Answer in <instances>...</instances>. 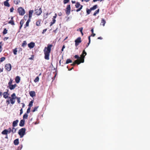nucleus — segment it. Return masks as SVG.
Returning a JSON list of instances; mask_svg holds the SVG:
<instances>
[{"instance_id":"a19ab883","label":"nucleus","mask_w":150,"mask_h":150,"mask_svg":"<svg viewBox=\"0 0 150 150\" xmlns=\"http://www.w3.org/2000/svg\"><path fill=\"white\" fill-rule=\"evenodd\" d=\"M83 7V6H81V7L79 8L78 9H77L76 10V11L77 12H78L79 11H80L82 9Z\"/></svg>"},{"instance_id":"5fc2aeb1","label":"nucleus","mask_w":150,"mask_h":150,"mask_svg":"<svg viewBox=\"0 0 150 150\" xmlns=\"http://www.w3.org/2000/svg\"><path fill=\"white\" fill-rule=\"evenodd\" d=\"M20 115H21L22 114L23 112V109L22 108H21L20 110Z\"/></svg>"},{"instance_id":"7ed1b4c3","label":"nucleus","mask_w":150,"mask_h":150,"mask_svg":"<svg viewBox=\"0 0 150 150\" xmlns=\"http://www.w3.org/2000/svg\"><path fill=\"white\" fill-rule=\"evenodd\" d=\"M13 81V80L12 79H10L8 83V86L7 87V88H9L11 90L14 89L17 86V84H15L14 85L12 84Z\"/></svg>"},{"instance_id":"f704fd0d","label":"nucleus","mask_w":150,"mask_h":150,"mask_svg":"<svg viewBox=\"0 0 150 150\" xmlns=\"http://www.w3.org/2000/svg\"><path fill=\"white\" fill-rule=\"evenodd\" d=\"M27 43L25 41H24L22 44L21 46L22 47H24L26 45Z\"/></svg>"},{"instance_id":"b1692460","label":"nucleus","mask_w":150,"mask_h":150,"mask_svg":"<svg viewBox=\"0 0 150 150\" xmlns=\"http://www.w3.org/2000/svg\"><path fill=\"white\" fill-rule=\"evenodd\" d=\"M106 21L104 19L102 18L100 23V25H103V26L105 25Z\"/></svg>"},{"instance_id":"dca6fc26","label":"nucleus","mask_w":150,"mask_h":150,"mask_svg":"<svg viewBox=\"0 0 150 150\" xmlns=\"http://www.w3.org/2000/svg\"><path fill=\"white\" fill-rule=\"evenodd\" d=\"M25 120H22L20 121V123H19V126L20 127H23L24 126L25 124Z\"/></svg>"},{"instance_id":"c756f323","label":"nucleus","mask_w":150,"mask_h":150,"mask_svg":"<svg viewBox=\"0 0 150 150\" xmlns=\"http://www.w3.org/2000/svg\"><path fill=\"white\" fill-rule=\"evenodd\" d=\"M20 0H14L13 2L14 4L16 5L18 4L20 2Z\"/></svg>"},{"instance_id":"e433bc0d","label":"nucleus","mask_w":150,"mask_h":150,"mask_svg":"<svg viewBox=\"0 0 150 150\" xmlns=\"http://www.w3.org/2000/svg\"><path fill=\"white\" fill-rule=\"evenodd\" d=\"M39 80V78L38 76H37L35 79L34 80V81L35 83H36L37 82H38Z\"/></svg>"},{"instance_id":"603ef678","label":"nucleus","mask_w":150,"mask_h":150,"mask_svg":"<svg viewBox=\"0 0 150 150\" xmlns=\"http://www.w3.org/2000/svg\"><path fill=\"white\" fill-rule=\"evenodd\" d=\"M34 58V55H32L31 56V57L30 58H29V59L31 60H33V59Z\"/></svg>"},{"instance_id":"338daca9","label":"nucleus","mask_w":150,"mask_h":150,"mask_svg":"<svg viewBox=\"0 0 150 150\" xmlns=\"http://www.w3.org/2000/svg\"><path fill=\"white\" fill-rule=\"evenodd\" d=\"M98 39L102 40V39L103 38L101 37H98Z\"/></svg>"},{"instance_id":"13d9d810","label":"nucleus","mask_w":150,"mask_h":150,"mask_svg":"<svg viewBox=\"0 0 150 150\" xmlns=\"http://www.w3.org/2000/svg\"><path fill=\"white\" fill-rule=\"evenodd\" d=\"M28 18V15H25L24 16V18L25 19V20H26V19Z\"/></svg>"},{"instance_id":"1a4fd4ad","label":"nucleus","mask_w":150,"mask_h":150,"mask_svg":"<svg viewBox=\"0 0 150 150\" xmlns=\"http://www.w3.org/2000/svg\"><path fill=\"white\" fill-rule=\"evenodd\" d=\"M75 45L76 47L78 46L79 44L81 42V37L78 38L75 41Z\"/></svg>"},{"instance_id":"4be33fe9","label":"nucleus","mask_w":150,"mask_h":150,"mask_svg":"<svg viewBox=\"0 0 150 150\" xmlns=\"http://www.w3.org/2000/svg\"><path fill=\"white\" fill-rule=\"evenodd\" d=\"M24 20L23 19H22L21 21L20 22V30L21 28L22 27L23 24H24Z\"/></svg>"},{"instance_id":"09e8293b","label":"nucleus","mask_w":150,"mask_h":150,"mask_svg":"<svg viewBox=\"0 0 150 150\" xmlns=\"http://www.w3.org/2000/svg\"><path fill=\"white\" fill-rule=\"evenodd\" d=\"M83 30V28L81 27L79 28V29L77 30V31L79 30L81 32H82V30Z\"/></svg>"},{"instance_id":"aec40b11","label":"nucleus","mask_w":150,"mask_h":150,"mask_svg":"<svg viewBox=\"0 0 150 150\" xmlns=\"http://www.w3.org/2000/svg\"><path fill=\"white\" fill-rule=\"evenodd\" d=\"M30 96L33 97L35 95V92L34 91H31L29 92Z\"/></svg>"},{"instance_id":"a878e982","label":"nucleus","mask_w":150,"mask_h":150,"mask_svg":"<svg viewBox=\"0 0 150 150\" xmlns=\"http://www.w3.org/2000/svg\"><path fill=\"white\" fill-rule=\"evenodd\" d=\"M11 132L12 134H13L16 132V129L14 127H13L12 128V129H11Z\"/></svg>"},{"instance_id":"6e6d98bb","label":"nucleus","mask_w":150,"mask_h":150,"mask_svg":"<svg viewBox=\"0 0 150 150\" xmlns=\"http://www.w3.org/2000/svg\"><path fill=\"white\" fill-rule=\"evenodd\" d=\"M57 14L55 13V15L54 16H53V19H55L57 17Z\"/></svg>"},{"instance_id":"c85d7f7f","label":"nucleus","mask_w":150,"mask_h":150,"mask_svg":"<svg viewBox=\"0 0 150 150\" xmlns=\"http://www.w3.org/2000/svg\"><path fill=\"white\" fill-rule=\"evenodd\" d=\"M28 115L27 114V113H25L23 115V119L24 120V119H27V118L28 117Z\"/></svg>"},{"instance_id":"774afa93","label":"nucleus","mask_w":150,"mask_h":150,"mask_svg":"<svg viewBox=\"0 0 150 150\" xmlns=\"http://www.w3.org/2000/svg\"><path fill=\"white\" fill-rule=\"evenodd\" d=\"M3 68H0V72H2L3 71Z\"/></svg>"},{"instance_id":"58836bf2","label":"nucleus","mask_w":150,"mask_h":150,"mask_svg":"<svg viewBox=\"0 0 150 150\" xmlns=\"http://www.w3.org/2000/svg\"><path fill=\"white\" fill-rule=\"evenodd\" d=\"M8 30L6 28H4L3 32V33L4 35H5L7 33Z\"/></svg>"},{"instance_id":"393cba45","label":"nucleus","mask_w":150,"mask_h":150,"mask_svg":"<svg viewBox=\"0 0 150 150\" xmlns=\"http://www.w3.org/2000/svg\"><path fill=\"white\" fill-rule=\"evenodd\" d=\"M14 144L15 145H17L19 144V140L18 139L15 140L13 142Z\"/></svg>"},{"instance_id":"de8ad7c7","label":"nucleus","mask_w":150,"mask_h":150,"mask_svg":"<svg viewBox=\"0 0 150 150\" xmlns=\"http://www.w3.org/2000/svg\"><path fill=\"white\" fill-rule=\"evenodd\" d=\"M69 1V0H64L63 3L64 4H66L68 3Z\"/></svg>"},{"instance_id":"bf43d9fd","label":"nucleus","mask_w":150,"mask_h":150,"mask_svg":"<svg viewBox=\"0 0 150 150\" xmlns=\"http://www.w3.org/2000/svg\"><path fill=\"white\" fill-rule=\"evenodd\" d=\"M82 2H83V1H84L86 2H88L90 0H81Z\"/></svg>"},{"instance_id":"864d4df0","label":"nucleus","mask_w":150,"mask_h":150,"mask_svg":"<svg viewBox=\"0 0 150 150\" xmlns=\"http://www.w3.org/2000/svg\"><path fill=\"white\" fill-rule=\"evenodd\" d=\"M47 29H44L43 30V31H42V34L46 32V31H47Z\"/></svg>"},{"instance_id":"e2e57ef3","label":"nucleus","mask_w":150,"mask_h":150,"mask_svg":"<svg viewBox=\"0 0 150 150\" xmlns=\"http://www.w3.org/2000/svg\"><path fill=\"white\" fill-rule=\"evenodd\" d=\"M96 35V34L93 33H92V34L91 35V36H92L93 37H94Z\"/></svg>"},{"instance_id":"ea45409f","label":"nucleus","mask_w":150,"mask_h":150,"mask_svg":"<svg viewBox=\"0 0 150 150\" xmlns=\"http://www.w3.org/2000/svg\"><path fill=\"white\" fill-rule=\"evenodd\" d=\"M17 48H15L13 50V54L15 55H16L17 54Z\"/></svg>"},{"instance_id":"423d86ee","label":"nucleus","mask_w":150,"mask_h":150,"mask_svg":"<svg viewBox=\"0 0 150 150\" xmlns=\"http://www.w3.org/2000/svg\"><path fill=\"white\" fill-rule=\"evenodd\" d=\"M17 10L20 15L23 16L25 13V10L22 7H19L18 8Z\"/></svg>"},{"instance_id":"49530a36","label":"nucleus","mask_w":150,"mask_h":150,"mask_svg":"<svg viewBox=\"0 0 150 150\" xmlns=\"http://www.w3.org/2000/svg\"><path fill=\"white\" fill-rule=\"evenodd\" d=\"M31 108L30 107H28V109L27 110V111L26 112L28 114L30 112V110Z\"/></svg>"},{"instance_id":"39448f33","label":"nucleus","mask_w":150,"mask_h":150,"mask_svg":"<svg viewBox=\"0 0 150 150\" xmlns=\"http://www.w3.org/2000/svg\"><path fill=\"white\" fill-rule=\"evenodd\" d=\"M15 98L9 97L6 100V103L7 105H9L10 103L12 104H14L15 102Z\"/></svg>"},{"instance_id":"4c0bfd02","label":"nucleus","mask_w":150,"mask_h":150,"mask_svg":"<svg viewBox=\"0 0 150 150\" xmlns=\"http://www.w3.org/2000/svg\"><path fill=\"white\" fill-rule=\"evenodd\" d=\"M11 98H15V99H16L17 97L16 96V94L15 93H13L12 94L11 96Z\"/></svg>"},{"instance_id":"f8f14e48","label":"nucleus","mask_w":150,"mask_h":150,"mask_svg":"<svg viewBox=\"0 0 150 150\" xmlns=\"http://www.w3.org/2000/svg\"><path fill=\"white\" fill-rule=\"evenodd\" d=\"M35 46V43L33 42H31L28 44V46L30 49L33 48Z\"/></svg>"},{"instance_id":"0eeeda50","label":"nucleus","mask_w":150,"mask_h":150,"mask_svg":"<svg viewBox=\"0 0 150 150\" xmlns=\"http://www.w3.org/2000/svg\"><path fill=\"white\" fill-rule=\"evenodd\" d=\"M11 132V129L9 127L8 129H4L1 133L3 135H7L8 134H9Z\"/></svg>"},{"instance_id":"9b49d317","label":"nucleus","mask_w":150,"mask_h":150,"mask_svg":"<svg viewBox=\"0 0 150 150\" xmlns=\"http://www.w3.org/2000/svg\"><path fill=\"white\" fill-rule=\"evenodd\" d=\"M35 11L36 14L38 16H39L42 13V9L40 8L39 9H35Z\"/></svg>"},{"instance_id":"6e6552de","label":"nucleus","mask_w":150,"mask_h":150,"mask_svg":"<svg viewBox=\"0 0 150 150\" xmlns=\"http://www.w3.org/2000/svg\"><path fill=\"white\" fill-rule=\"evenodd\" d=\"M71 11V6L70 5H68L67 6L65 9L66 14L69 15L70 14Z\"/></svg>"},{"instance_id":"473e14b6","label":"nucleus","mask_w":150,"mask_h":150,"mask_svg":"<svg viewBox=\"0 0 150 150\" xmlns=\"http://www.w3.org/2000/svg\"><path fill=\"white\" fill-rule=\"evenodd\" d=\"M56 22V20L55 19H53L52 21L50 23V26H52L53 24H54Z\"/></svg>"},{"instance_id":"f3484780","label":"nucleus","mask_w":150,"mask_h":150,"mask_svg":"<svg viewBox=\"0 0 150 150\" xmlns=\"http://www.w3.org/2000/svg\"><path fill=\"white\" fill-rule=\"evenodd\" d=\"M8 23L12 25H15L14 22L13 20V17L12 16L11 18V20L9 21Z\"/></svg>"},{"instance_id":"a18cd8bd","label":"nucleus","mask_w":150,"mask_h":150,"mask_svg":"<svg viewBox=\"0 0 150 150\" xmlns=\"http://www.w3.org/2000/svg\"><path fill=\"white\" fill-rule=\"evenodd\" d=\"M5 59V57H1V58L0 62H1L4 61Z\"/></svg>"},{"instance_id":"cd10ccee","label":"nucleus","mask_w":150,"mask_h":150,"mask_svg":"<svg viewBox=\"0 0 150 150\" xmlns=\"http://www.w3.org/2000/svg\"><path fill=\"white\" fill-rule=\"evenodd\" d=\"M97 6H98L97 5H94L93 7L90 8L91 10H93L96 9L97 8Z\"/></svg>"},{"instance_id":"2f4dec72","label":"nucleus","mask_w":150,"mask_h":150,"mask_svg":"<svg viewBox=\"0 0 150 150\" xmlns=\"http://www.w3.org/2000/svg\"><path fill=\"white\" fill-rule=\"evenodd\" d=\"M81 6H82V5H81L80 4L79 2H77L75 5V7L76 8H79L80 6L81 7Z\"/></svg>"},{"instance_id":"5701e85b","label":"nucleus","mask_w":150,"mask_h":150,"mask_svg":"<svg viewBox=\"0 0 150 150\" xmlns=\"http://www.w3.org/2000/svg\"><path fill=\"white\" fill-rule=\"evenodd\" d=\"M20 78L19 76H17L15 78L16 82L17 83H18L20 81Z\"/></svg>"},{"instance_id":"2eb2a0df","label":"nucleus","mask_w":150,"mask_h":150,"mask_svg":"<svg viewBox=\"0 0 150 150\" xmlns=\"http://www.w3.org/2000/svg\"><path fill=\"white\" fill-rule=\"evenodd\" d=\"M18 122V120H16L13 121L12 124L13 127H14L17 125V124Z\"/></svg>"},{"instance_id":"f03ea898","label":"nucleus","mask_w":150,"mask_h":150,"mask_svg":"<svg viewBox=\"0 0 150 150\" xmlns=\"http://www.w3.org/2000/svg\"><path fill=\"white\" fill-rule=\"evenodd\" d=\"M87 53L85 52V50H83V51L82 54L81 55V57H79L78 55H75L74 57L76 59H77V60H79V62L81 63H83L84 62V58L85 56L86 55Z\"/></svg>"},{"instance_id":"c03bdc74","label":"nucleus","mask_w":150,"mask_h":150,"mask_svg":"<svg viewBox=\"0 0 150 150\" xmlns=\"http://www.w3.org/2000/svg\"><path fill=\"white\" fill-rule=\"evenodd\" d=\"M16 99L17 100V102L18 103H20V97H17Z\"/></svg>"},{"instance_id":"4d7b16f0","label":"nucleus","mask_w":150,"mask_h":150,"mask_svg":"<svg viewBox=\"0 0 150 150\" xmlns=\"http://www.w3.org/2000/svg\"><path fill=\"white\" fill-rule=\"evenodd\" d=\"M8 39V37H5L4 38V40H7Z\"/></svg>"},{"instance_id":"412c9836","label":"nucleus","mask_w":150,"mask_h":150,"mask_svg":"<svg viewBox=\"0 0 150 150\" xmlns=\"http://www.w3.org/2000/svg\"><path fill=\"white\" fill-rule=\"evenodd\" d=\"M4 4L5 6L9 7L10 6V5L8 2V1H4Z\"/></svg>"},{"instance_id":"69168bd1","label":"nucleus","mask_w":150,"mask_h":150,"mask_svg":"<svg viewBox=\"0 0 150 150\" xmlns=\"http://www.w3.org/2000/svg\"><path fill=\"white\" fill-rule=\"evenodd\" d=\"M91 36H88V39L89 40V41L91 42V39H90V37Z\"/></svg>"},{"instance_id":"a211bd4d","label":"nucleus","mask_w":150,"mask_h":150,"mask_svg":"<svg viewBox=\"0 0 150 150\" xmlns=\"http://www.w3.org/2000/svg\"><path fill=\"white\" fill-rule=\"evenodd\" d=\"M81 63V62H79V60H76L71 65L72 66H74L75 64L79 65Z\"/></svg>"},{"instance_id":"3c124183","label":"nucleus","mask_w":150,"mask_h":150,"mask_svg":"<svg viewBox=\"0 0 150 150\" xmlns=\"http://www.w3.org/2000/svg\"><path fill=\"white\" fill-rule=\"evenodd\" d=\"M14 10V8L13 7H12L10 9V11L11 12H13V11Z\"/></svg>"},{"instance_id":"bb28decb","label":"nucleus","mask_w":150,"mask_h":150,"mask_svg":"<svg viewBox=\"0 0 150 150\" xmlns=\"http://www.w3.org/2000/svg\"><path fill=\"white\" fill-rule=\"evenodd\" d=\"M41 24V20H40L37 21L36 23V25L37 26H39Z\"/></svg>"},{"instance_id":"9d476101","label":"nucleus","mask_w":150,"mask_h":150,"mask_svg":"<svg viewBox=\"0 0 150 150\" xmlns=\"http://www.w3.org/2000/svg\"><path fill=\"white\" fill-rule=\"evenodd\" d=\"M5 68L7 71H10L11 69V65L10 64H6L5 65Z\"/></svg>"},{"instance_id":"72a5a7b5","label":"nucleus","mask_w":150,"mask_h":150,"mask_svg":"<svg viewBox=\"0 0 150 150\" xmlns=\"http://www.w3.org/2000/svg\"><path fill=\"white\" fill-rule=\"evenodd\" d=\"M33 100H31V101L29 103V104L28 106L30 108L33 106Z\"/></svg>"},{"instance_id":"4468645a","label":"nucleus","mask_w":150,"mask_h":150,"mask_svg":"<svg viewBox=\"0 0 150 150\" xmlns=\"http://www.w3.org/2000/svg\"><path fill=\"white\" fill-rule=\"evenodd\" d=\"M10 94L9 93H8L7 92H4L3 93V97L5 98H8L9 97L8 96Z\"/></svg>"},{"instance_id":"8fccbe9b","label":"nucleus","mask_w":150,"mask_h":150,"mask_svg":"<svg viewBox=\"0 0 150 150\" xmlns=\"http://www.w3.org/2000/svg\"><path fill=\"white\" fill-rule=\"evenodd\" d=\"M58 31V28H57L55 30H53V32L55 33H56L57 32V31Z\"/></svg>"},{"instance_id":"680f3d73","label":"nucleus","mask_w":150,"mask_h":150,"mask_svg":"<svg viewBox=\"0 0 150 150\" xmlns=\"http://www.w3.org/2000/svg\"><path fill=\"white\" fill-rule=\"evenodd\" d=\"M22 104V108H23L25 107V105L24 103H21Z\"/></svg>"},{"instance_id":"7c9ffc66","label":"nucleus","mask_w":150,"mask_h":150,"mask_svg":"<svg viewBox=\"0 0 150 150\" xmlns=\"http://www.w3.org/2000/svg\"><path fill=\"white\" fill-rule=\"evenodd\" d=\"M100 10L99 9L98 10H96L95 12H94L93 15L94 16H96L97 14H98Z\"/></svg>"},{"instance_id":"6ab92c4d","label":"nucleus","mask_w":150,"mask_h":150,"mask_svg":"<svg viewBox=\"0 0 150 150\" xmlns=\"http://www.w3.org/2000/svg\"><path fill=\"white\" fill-rule=\"evenodd\" d=\"M33 12V10H30L29 11V18L31 19Z\"/></svg>"},{"instance_id":"f257e3e1","label":"nucleus","mask_w":150,"mask_h":150,"mask_svg":"<svg viewBox=\"0 0 150 150\" xmlns=\"http://www.w3.org/2000/svg\"><path fill=\"white\" fill-rule=\"evenodd\" d=\"M53 45L52 44H48L47 47H45L43 50L44 53L45 54V58L47 60L49 59V56L51 52V49Z\"/></svg>"},{"instance_id":"0e129e2a","label":"nucleus","mask_w":150,"mask_h":150,"mask_svg":"<svg viewBox=\"0 0 150 150\" xmlns=\"http://www.w3.org/2000/svg\"><path fill=\"white\" fill-rule=\"evenodd\" d=\"M5 135H6V136L5 137V138L6 139H8V134Z\"/></svg>"},{"instance_id":"ddd939ff","label":"nucleus","mask_w":150,"mask_h":150,"mask_svg":"<svg viewBox=\"0 0 150 150\" xmlns=\"http://www.w3.org/2000/svg\"><path fill=\"white\" fill-rule=\"evenodd\" d=\"M30 19L28 18L26 23V24L24 25V28H26L27 27L29 26V23L30 21Z\"/></svg>"},{"instance_id":"c9c22d12","label":"nucleus","mask_w":150,"mask_h":150,"mask_svg":"<svg viewBox=\"0 0 150 150\" xmlns=\"http://www.w3.org/2000/svg\"><path fill=\"white\" fill-rule=\"evenodd\" d=\"M72 61L70 59H67L66 61V64H69L70 63L72 62Z\"/></svg>"},{"instance_id":"37998d69","label":"nucleus","mask_w":150,"mask_h":150,"mask_svg":"<svg viewBox=\"0 0 150 150\" xmlns=\"http://www.w3.org/2000/svg\"><path fill=\"white\" fill-rule=\"evenodd\" d=\"M38 108V106H36L34 107V109L33 110L32 112H34L37 110Z\"/></svg>"},{"instance_id":"052dcab7","label":"nucleus","mask_w":150,"mask_h":150,"mask_svg":"<svg viewBox=\"0 0 150 150\" xmlns=\"http://www.w3.org/2000/svg\"><path fill=\"white\" fill-rule=\"evenodd\" d=\"M22 147V146H19L18 147V149H20V150H21V149Z\"/></svg>"},{"instance_id":"79ce46f5","label":"nucleus","mask_w":150,"mask_h":150,"mask_svg":"<svg viewBox=\"0 0 150 150\" xmlns=\"http://www.w3.org/2000/svg\"><path fill=\"white\" fill-rule=\"evenodd\" d=\"M91 11L92 10H91V8H90V9H87L86 12H87V14H89L90 13H91Z\"/></svg>"},{"instance_id":"20e7f679","label":"nucleus","mask_w":150,"mask_h":150,"mask_svg":"<svg viewBox=\"0 0 150 150\" xmlns=\"http://www.w3.org/2000/svg\"><path fill=\"white\" fill-rule=\"evenodd\" d=\"M26 130V129L25 128H22L19 130L18 134L20 136L21 138L23 137L24 135L25 134Z\"/></svg>"}]
</instances>
